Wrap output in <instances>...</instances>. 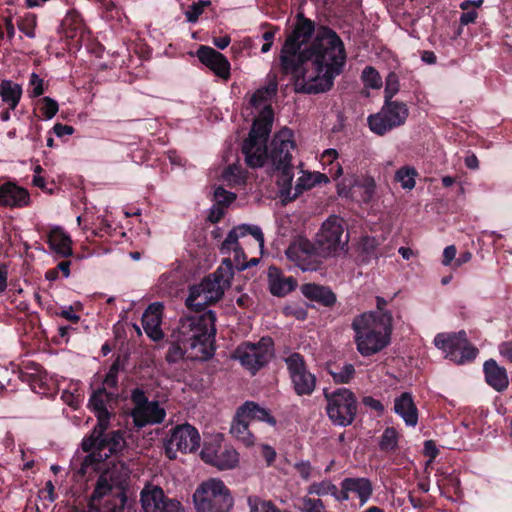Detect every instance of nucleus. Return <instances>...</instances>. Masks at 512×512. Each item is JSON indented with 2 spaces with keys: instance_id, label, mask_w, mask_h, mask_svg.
<instances>
[{
  "instance_id": "obj_17",
  "label": "nucleus",
  "mask_w": 512,
  "mask_h": 512,
  "mask_svg": "<svg viewBox=\"0 0 512 512\" xmlns=\"http://www.w3.org/2000/svg\"><path fill=\"white\" fill-rule=\"evenodd\" d=\"M141 503L145 512H182V505L176 499L168 498L163 489L154 486L141 492Z\"/></svg>"
},
{
  "instance_id": "obj_37",
  "label": "nucleus",
  "mask_w": 512,
  "mask_h": 512,
  "mask_svg": "<svg viewBox=\"0 0 512 512\" xmlns=\"http://www.w3.org/2000/svg\"><path fill=\"white\" fill-rule=\"evenodd\" d=\"M275 169L279 172L277 176V184L280 187L281 196L292 200L291 191H292V180L294 177L293 174V165L291 164H283L276 165Z\"/></svg>"
},
{
  "instance_id": "obj_20",
  "label": "nucleus",
  "mask_w": 512,
  "mask_h": 512,
  "mask_svg": "<svg viewBox=\"0 0 512 512\" xmlns=\"http://www.w3.org/2000/svg\"><path fill=\"white\" fill-rule=\"evenodd\" d=\"M163 305L159 302L150 304L142 315L141 323L148 337L154 341L163 338L164 334L161 329Z\"/></svg>"
},
{
  "instance_id": "obj_52",
  "label": "nucleus",
  "mask_w": 512,
  "mask_h": 512,
  "mask_svg": "<svg viewBox=\"0 0 512 512\" xmlns=\"http://www.w3.org/2000/svg\"><path fill=\"white\" fill-rule=\"evenodd\" d=\"M313 187H315V184L311 173L299 177L294 188L295 192L291 199H296L303 191L309 190Z\"/></svg>"
},
{
  "instance_id": "obj_15",
  "label": "nucleus",
  "mask_w": 512,
  "mask_h": 512,
  "mask_svg": "<svg viewBox=\"0 0 512 512\" xmlns=\"http://www.w3.org/2000/svg\"><path fill=\"white\" fill-rule=\"evenodd\" d=\"M232 276V262L230 259H224L222 265L214 273L205 277L197 287L206 293L212 301L218 302L223 297L225 290L230 287Z\"/></svg>"
},
{
  "instance_id": "obj_59",
  "label": "nucleus",
  "mask_w": 512,
  "mask_h": 512,
  "mask_svg": "<svg viewBox=\"0 0 512 512\" xmlns=\"http://www.w3.org/2000/svg\"><path fill=\"white\" fill-rule=\"evenodd\" d=\"M341 489L339 490L337 487H336V492L333 494V498L337 501V502H345V501H348L350 499V490H349V487L348 485L346 484V481L345 479H343L341 481Z\"/></svg>"
},
{
  "instance_id": "obj_2",
  "label": "nucleus",
  "mask_w": 512,
  "mask_h": 512,
  "mask_svg": "<svg viewBox=\"0 0 512 512\" xmlns=\"http://www.w3.org/2000/svg\"><path fill=\"white\" fill-rule=\"evenodd\" d=\"M95 432V426L91 433L86 435L81 442V448L88 453L82 460L79 474L85 476L88 469L100 471L90 501L94 504L100 502L105 496H109L101 505L100 512H124L130 510L127 490L130 482V471L123 462H110L102 469L101 465L112 454L122 451L125 446V432L114 430Z\"/></svg>"
},
{
  "instance_id": "obj_56",
  "label": "nucleus",
  "mask_w": 512,
  "mask_h": 512,
  "mask_svg": "<svg viewBox=\"0 0 512 512\" xmlns=\"http://www.w3.org/2000/svg\"><path fill=\"white\" fill-rule=\"evenodd\" d=\"M118 375L116 373L107 371L106 375L101 381V385L99 387H105V390H112L118 392L119 380Z\"/></svg>"
},
{
  "instance_id": "obj_5",
  "label": "nucleus",
  "mask_w": 512,
  "mask_h": 512,
  "mask_svg": "<svg viewBox=\"0 0 512 512\" xmlns=\"http://www.w3.org/2000/svg\"><path fill=\"white\" fill-rule=\"evenodd\" d=\"M193 500L197 512H228L233 506L230 490L219 479L203 482L195 491Z\"/></svg>"
},
{
  "instance_id": "obj_58",
  "label": "nucleus",
  "mask_w": 512,
  "mask_h": 512,
  "mask_svg": "<svg viewBox=\"0 0 512 512\" xmlns=\"http://www.w3.org/2000/svg\"><path fill=\"white\" fill-rule=\"evenodd\" d=\"M423 454L429 458L428 463L433 462L439 455V449L433 440H426L424 442Z\"/></svg>"
},
{
  "instance_id": "obj_45",
  "label": "nucleus",
  "mask_w": 512,
  "mask_h": 512,
  "mask_svg": "<svg viewBox=\"0 0 512 512\" xmlns=\"http://www.w3.org/2000/svg\"><path fill=\"white\" fill-rule=\"evenodd\" d=\"M37 108L41 118L51 119L57 114L59 105L56 100L46 96L38 100Z\"/></svg>"
},
{
  "instance_id": "obj_54",
  "label": "nucleus",
  "mask_w": 512,
  "mask_h": 512,
  "mask_svg": "<svg viewBox=\"0 0 512 512\" xmlns=\"http://www.w3.org/2000/svg\"><path fill=\"white\" fill-rule=\"evenodd\" d=\"M216 204L223 209L236 199V195L219 187L215 191Z\"/></svg>"
},
{
  "instance_id": "obj_55",
  "label": "nucleus",
  "mask_w": 512,
  "mask_h": 512,
  "mask_svg": "<svg viewBox=\"0 0 512 512\" xmlns=\"http://www.w3.org/2000/svg\"><path fill=\"white\" fill-rule=\"evenodd\" d=\"M29 86L31 87L29 91L31 97H39L44 93V81L36 73L31 74Z\"/></svg>"
},
{
  "instance_id": "obj_28",
  "label": "nucleus",
  "mask_w": 512,
  "mask_h": 512,
  "mask_svg": "<svg viewBox=\"0 0 512 512\" xmlns=\"http://www.w3.org/2000/svg\"><path fill=\"white\" fill-rule=\"evenodd\" d=\"M242 153L245 156L247 166L251 168L262 167L268 156L266 144L251 143L250 141H243Z\"/></svg>"
},
{
  "instance_id": "obj_60",
  "label": "nucleus",
  "mask_w": 512,
  "mask_h": 512,
  "mask_svg": "<svg viewBox=\"0 0 512 512\" xmlns=\"http://www.w3.org/2000/svg\"><path fill=\"white\" fill-rule=\"evenodd\" d=\"M362 403L365 407L376 411L378 414H382L384 411V405L381 401L373 398L372 396H364L362 398Z\"/></svg>"
},
{
  "instance_id": "obj_46",
  "label": "nucleus",
  "mask_w": 512,
  "mask_h": 512,
  "mask_svg": "<svg viewBox=\"0 0 512 512\" xmlns=\"http://www.w3.org/2000/svg\"><path fill=\"white\" fill-rule=\"evenodd\" d=\"M211 4L210 0H198L193 2L184 13L187 22L196 23L203 14L204 9L211 6Z\"/></svg>"
},
{
  "instance_id": "obj_40",
  "label": "nucleus",
  "mask_w": 512,
  "mask_h": 512,
  "mask_svg": "<svg viewBox=\"0 0 512 512\" xmlns=\"http://www.w3.org/2000/svg\"><path fill=\"white\" fill-rule=\"evenodd\" d=\"M247 172L239 165H229L223 172V179L229 185L242 186L246 183Z\"/></svg>"
},
{
  "instance_id": "obj_63",
  "label": "nucleus",
  "mask_w": 512,
  "mask_h": 512,
  "mask_svg": "<svg viewBox=\"0 0 512 512\" xmlns=\"http://www.w3.org/2000/svg\"><path fill=\"white\" fill-rule=\"evenodd\" d=\"M57 315L72 323H78L80 320V316L74 313L72 306L62 309Z\"/></svg>"
},
{
  "instance_id": "obj_3",
  "label": "nucleus",
  "mask_w": 512,
  "mask_h": 512,
  "mask_svg": "<svg viewBox=\"0 0 512 512\" xmlns=\"http://www.w3.org/2000/svg\"><path fill=\"white\" fill-rule=\"evenodd\" d=\"M216 315L208 311L200 316H183L170 335V345L165 359L169 364H175L183 359L189 349L198 351L204 358L213 355L210 345L214 341Z\"/></svg>"
},
{
  "instance_id": "obj_12",
  "label": "nucleus",
  "mask_w": 512,
  "mask_h": 512,
  "mask_svg": "<svg viewBox=\"0 0 512 512\" xmlns=\"http://www.w3.org/2000/svg\"><path fill=\"white\" fill-rule=\"evenodd\" d=\"M200 434L189 423L176 425L164 441L165 455L170 460L177 458V452L193 453L200 447Z\"/></svg>"
},
{
  "instance_id": "obj_62",
  "label": "nucleus",
  "mask_w": 512,
  "mask_h": 512,
  "mask_svg": "<svg viewBox=\"0 0 512 512\" xmlns=\"http://www.w3.org/2000/svg\"><path fill=\"white\" fill-rule=\"evenodd\" d=\"M223 215H224L223 207H219V206H217V204H215L211 208L210 213H209V215L207 217V220L209 222H211V224H216V223H218L221 220Z\"/></svg>"
},
{
  "instance_id": "obj_27",
  "label": "nucleus",
  "mask_w": 512,
  "mask_h": 512,
  "mask_svg": "<svg viewBox=\"0 0 512 512\" xmlns=\"http://www.w3.org/2000/svg\"><path fill=\"white\" fill-rule=\"evenodd\" d=\"M301 292L310 301L317 302L327 308L333 307L337 301L336 294L328 286L306 283L301 286Z\"/></svg>"
},
{
  "instance_id": "obj_35",
  "label": "nucleus",
  "mask_w": 512,
  "mask_h": 512,
  "mask_svg": "<svg viewBox=\"0 0 512 512\" xmlns=\"http://www.w3.org/2000/svg\"><path fill=\"white\" fill-rule=\"evenodd\" d=\"M22 96V87L18 83L13 82L12 80L4 79L0 83V97L2 101L7 103L9 109L14 110L21 99Z\"/></svg>"
},
{
  "instance_id": "obj_26",
  "label": "nucleus",
  "mask_w": 512,
  "mask_h": 512,
  "mask_svg": "<svg viewBox=\"0 0 512 512\" xmlns=\"http://www.w3.org/2000/svg\"><path fill=\"white\" fill-rule=\"evenodd\" d=\"M394 412L407 426L415 427L418 423V408L410 392H403L394 400Z\"/></svg>"
},
{
  "instance_id": "obj_4",
  "label": "nucleus",
  "mask_w": 512,
  "mask_h": 512,
  "mask_svg": "<svg viewBox=\"0 0 512 512\" xmlns=\"http://www.w3.org/2000/svg\"><path fill=\"white\" fill-rule=\"evenodd\" d=\"M392 322V313H362L356 316L351 327L355 332L357 351L363 357H369L386 348L391 342Z\"/></svg>"
},
{
  "instance_id": "obj_13",
  "label": "nucleus",
  "mask_w": 512,
  "mask_h": 512,
  "mask_svg": "<svg viewBox=\"0 0 512 512\" xmlns=\"http://www.w3.org/2000/svg\"><path fill=\"white\" fill-rule=\"evenodd\" d=\"M284 361L294 393L301 397L312 395L316 389L317 378L309 370L304 356L293 352Z\"/></svg>"
},
{
  "instance_id": "obj_51",
  "label": "nucleus",
  "mask_w": 512,
  "mask_h": 512,
  "mask_svg": "<svg viewBox=\"0 0 512 512\" xmlns=\"http://www.w3.org/2000/svg\"><path fill=\"white\" fill-rule=\"evenodd\" d=\"M220 447L218 443L205 442L200 453L201 459L205 463L212 465Z\"/></svg>"
},
{
  "instance_id": "obj_50",
  "label": "nucleus",
  "mask_w": 512,
  "mask_h": 512,
  "mask_svg": "<svg viewBox=\"0 0 512 512\" xmlns=\"http://www.w3.org/2000/svg\"><path fill=\"white\" fill-rule=\"evenodd\" d=\"M37 25V19L35 15H28L18 22L19 30L27 37H35V28Z\"/></svg>"
},
{
  "instance_id": "obj_53",
  "label": "nucleus",
  "mask_w": 512,
  "mask_h": 512,
  "mask_svg": "<svg viewBox=\"0 0 512 512\" xmlns=\"http://www.w3.org/2000/svg\"><path fill=\"white\" fill-rule=\"evenodd\" d=\"M358 187L363 189L361 200L365 203H369L375 194L376 183L374 179L371 177L365 178Z\"/></svg>"
},
{
  "instance_id": "obj_61",
  "label": "nucleus",
  "mask_w": 512,
  "mask_h": 512,
  "mask_svg": "<svg viewBox=\"0 0 512 512\" xmlns=\"http://www.w3.org/2000/svg\"><path fill=\"white\" fill-rule=\"evenodd\" d=\"M53 132L57 137H63L65 135H72L74 133V128L70 125L56 123L53 128Z\"/></svg>"
},
{
  "instance_id": "obj_47",
  "label": "nucleus",
  "mask_w": 512,
  "mask_h": 512,
  "mask_svg": "<svg viewBox=\"0 0 512 512\" xmlns=\"http://www.w3.org/2000/svg\"><path fill=\"white\" fill-rule=\"evenodd\" d=\"M362 81L365 87L378 89L382 86V79L379 72L372 66H366L362 71Z\"/></svg>"
},
{
  "instance_id": "obj_36",
  "label": "nucleus",
  "mask_w": 512,
  "mask_h": 512,
  "mask_svg": "<svg viewBox=\"0 0 512 512\" xmlns=\"http://www.w3.org/2000/svg\"><path fill=\"white\" fill-rule=\"evenodd\" d=\"M230 432L246 447L254 445L255 436L249 430V421L244 417H238V411L232 422Z\"/></svg>"
},
{
  "instance_id": "obj_38",
  "label": "nucleus",
  "mask_w": 512,
  "mask_h": 512,
  "mask_svg": "<svg viewBox=\"0 0 512 512\" xmlns=\"http://www.w3.org/2000/svg\"><path fill=\"white\" fill-rule=\"evenodd\" d=\"M239 455L237 451L231 447H220L212 466L219 470H229L237 466Z\"/></svg>"
},
{
  "instance_id": "obj_25",
  "label": "nucleus",
  "mask_w": 512,
  "mask_h": 512,
  "mask_svg": "<svg viewBox=\"0 0 512 512\" xmlns=\"http://www.w3.org/2000/svg\"><path fill=\"white\" fill-rule=\"evenodd\" d=\"M483 372L486 383L497 392H503L508 388L509 379L504 367L499 366L494 359L484 362Z\"/></svg>"
},
{
  "instance_id": "obj_8",
  "label": "nucleus",
  "mask_w": 512,
  "mask_h": 512,
  "mask_svg": "<svg viewBox=\"0 0 512 512\" xmlns=\"http://www.w3.org/2000/svg\"><path fill=\"white\" fill-rule=\"evenodd\" d=\"M133 408L131 417L134 427L141 429L148 425L161 424L166 417V411L158 401H149L141 388H134L130 396Z\"/></svg>"
},
{
  "instance_id": "obj_1",
  "label": "nucleus",
  "mask_w": 512,
  "mask_h": 512,
  "mask_svg": "<svg viewBox=\"0 0 512 512\" xmlns=\"http://www.w3.org/2000/svg\"><path fill=\"white\" fill-rule=\"evenodd\" d=\"M315 31V23L298 13L280 55L282 72L291 74L298 92L318 94L329 91L343 72L346 50L342 39L328 26H321L312 44L301 50Z\"/></svg>"
},
{
  "instance_id": "obj_64",
  "label": "nucleus",
  "mask_w": 512,
  "mask_h": 512,
  "mask_svg": "<svg viewBox=\"0 0 512 512\" xmlns=\"http://www.w3.org/2000/svg\"><path fill=\"white\" fill-rule=\"evenodd\" d=\"M456 247L454 245L447 246L443 251V259L442 264L448 266L455 259L456 256Z\"/></svg>"
},
{
  "instance_id": "obj_14",
  "label": "nucleus",
  "mask_w": 512,
  "mask_h": 512,
  "mask_svg": "<svg viewBox=\"0 0 512 512\" xmlns=\"http://www.w3.org/2000/svg\"><path fill=\"white\" fill-rule=\"evenodd\" d=\"M285 254L290 262L303 271H316L321 263L316 244L301 235L293 238Z\"/></svg>"
},
{
  "instance_id": "obj_31",
  "label": "nucleus",
  "mask_w": 512,
  "mask_h": 512,
  "mask_svg": "<svg viewBox=\"0 0 512 512\" xmlns=\"http://www.w3.org/2000/svg\"><path fill=\"white\" fill-rule=\"evenodd\" d=\"M344 479L349 487L350 493L358 497L360 506L366 504L373 494V484L371 480L365 477H346Z\"/></svg>"
},
{
  "instance_id": "obj_7",
  "label": "nucleus",
  "mask_w": 512,
  "mask_h": 512,
  "mask_svg": "<svg viewBox=\"0 0 512 512\" xmlns=\"http://www.w3.org/2000/svg\"><path fill=\"white\" fill-rule=\"evenodd\" d=\"M274 355V342L271 337H262L257 343L243 342L234 352V358L255 375L265 367Z\"/></svg>"
},
{
  "instance_id": "obj_57",
  "label": "nucleus",
  "mask_w": 512,
  "mask_h": 512,
  "mask_svg": "<svg viewBox=\"0 0 512 512\" xmlns=\"http://www.w3.org/2000/svg\"><path fill=\"white\" fill-rule=\"evenodd\" d=\"M294 468L303 480L307 481L310 479L313 468L309 461L297 462Z\"/></svg>"
},
{
  "instance_id": "obj_44",
  "label": "nucleus",
  "mask_w": 512,
  "mask_h": 512,
  "mask_svg": "<svg viewBox=\"0 0 512 512\" xmlns=\"http://www.w3.org/2000/svg\"><path fill=\"white\" fill-rule=\"evenodd\" d=\"M418 175L413 167L404 166L397 170L395 179L401 183L404 189H413L415 187V177Z\"/></svg>"
},
{
  "instance_id": "obj_32",
  "label": "nucleus",
  "mask_w": 512,
  "mask_h": 512,
  "mask_svg": "<svg viewBox=\"0 0 512 512\" xmlns=\"http://www.w3.org/2000/svg\"><path fill=\"white\" fill-rule=\"evenodd\" d=\"M325 371L332 377L335 384H348L355 377V367L351 363L341 365L337 362L328 361Z\"/></svg>"
},
{
  "instance_id": "obj_10",
  "label": "nucleus",
  "mask_w": 512,
  "mask_h": 512,
  "mask_svg": "<svg viewBox=\"0 0 512 512\" xmlns=\"http://www.w3.org/2000/svg\"><path fill=\"white\" fill-rule=\"evenodd\" d=\"M119 393L105 390V387L92 388L87 407L95 415L97 423L95 432L107 431L111 419L115 417V409L118 405Z\"/></svg>"
},
{
  "instance_id": "obj_19",
  "label": "nucleus",
  "mask_w": 512,
  "mask_h": 512,
  "mask_svg": "<svg viewBox=\"0 0 512 512\" xmlns=\"http://www.w3.org/2000/svg\"><path fill=\"white\" fill-rule=\"evenodd\" d=\"M196 56L199 61L208 67L213 73L223 80H228L231 76V65L225 55L213 49L210 46L200 45Z\"/></svg>"
},
{
  "instance_id": "obj_30",
  "label": "nucleus",
  "mask_w": 512,
  "mask_h": 512,
  "mask_svg": "<svg viewBox=\"0 0 512 512\" xmlns=\"http://www.w3.org/2000/svg\"><path fill=\"white\" fill-rule=\"evenodd\" d=\"M379 242L375 237L363 236L359 240L356 248V261L359 264H368L373 259H378L380 253L378 251Z\"/></svg>"
},
{
  "instance_id": "obj_16",
  "label": "nucleus",
  "mask_w": 512,
  "mask_h": 512,
  "mask_svg": "<svg viewBox=\"0 0 512 512\" xmlns=\"http://www.w3.org/2000/svg\"><path fill=\"white\" fill-rule=\"evenodd\" d=\"M343 226H320L316 233L315 244L321 257H327L335 254L339 250H344L348 243V234L342 241Z\"/></svg>"
},
{
  "instance_id": "obj_39",
  "label": "nucleus",
  "mask_w": 512,
  "mask_h": 512,
  "mask_svg": "<svg viewBox=\"0 0 512 512\" xmlns=\"http://www.w3.org/2000/svg\"><path fill=\"white\" fill-rule=\"evenodd\" d=\"M278 84L276 80L270 81L266 86L257 89L250 98L251 106L258 108L263 103L269 101L277 94Z\"/></svg>"
},
{
  "instance_id": "obj_43",
  "label": "nucleus",
  "mask_w": 512,
  "mask_h": 512,
  "mask_svg": "<svg viewBox=\"0 0 512 512\" xmlns=\"http://www.w3.org/2000/svg\"><path fill=\"white\" fill-rule=\"evenodd\" d=\"M336 492V485L332 483L331 480L325 479L320 482H313L307 488V493L309 495H316L318 497H323L327 495H331Z\"/></svg>"
},
{
  "instance_id": "obj_22",
  "label": "nucleus",
  "mask_w": 512,
  "mask_h": 512,
  "mask_svg": "<svg viewBox=\"0 0 512 512\" xmlns=\"http://www.w3.org/2000/svg\"><path fill=\"white\" fill-rule=\"evenodd\" d=\"M268 284L270 293L277 297H284L297 287L296 279L285 276L276 266H270L268 269Z\"/></svg>"
},
{
  "instance_id": "obj_41",
  "label": "nucleus",
  "mask_w": 512,
  "mask_h": 512,
  "mask_svg": "<svg viewBox=\"0 0 512 512\" xmlns=\"http://www.w3.org/2000/svg\"><path fill=\"white\" fill-rule=\"evenodd\" d=\"M399 434L394 427H387L383 431L380 441L379 449L383 452H395L398 448Z\"/></svg>"
},
{
  "instance_id": "obj_6",
  "label": "nucleus",
  "mask_w": 512,
  "mask_h": 512,
  "mask_svg": "<svg viewBox=\"0 0 512 512\" xmlns=\"http://www.w3.org/2000/svg\"><path fill=\"white\" fill-rule=\"evenodd\" d=\"M323 395L326 401L325 411L334 425L347 427L354 422L358 403L350 389L337 388L332 392L324 389Z\"/></svg>"
},
{
  "instance_id": "obj_29",
  "label": "nucleus",
  "mask_w": 512,
  "mask_h": 512,
  "mask_svg": "<svg viewBox=\"0 0 512 512\" xmlns=\"http://www.w3.org/2000/svg\"><path fill=\"white\" fill-rule=\"evenodd\" d=\"M237 410L238 417H244L248 421H263L269 424L270 426H275L277 424L275 417L270 414L269 410L259 406L255 402L247 401L243 405H241Z\"/></svg>"
},
{
  "instance_id": "obj_9",
  "label": "nucleus",
  "mask_w": 512,
  "mask_h": 512,
  "mask_svg": "<svg viewBox=\"0 0 512 512\" xmlns=\"http://www.w3.org/2000/svg\"><path fill=\"white\" fill-rule=\"evenodd\" d=\"M434 344L446 353V358L456 364L471 362L478 355V349L468 342L463 330L458 333H438Z\"/></svg>"
},
{
  "instance_id": "obj_18",
  "label": "nucleus",
  "mask_w": 512,
  "mask_h": 512,
  "mask_svg": "<svg viewBox=\"0 0 512 512\" xmlns=\"http://www.w3.org/2000/svg\"><path fill=\"white\" fill-rule=\"evenodd\" d=\"M295 149L294 133L289 128L277 132L271 141L270 158L273 164H291V151Z\"/></svg>"
},
{
  "instance_id": "obj_11",
  "label": "nucleus",
  "mask_w": 512,
  "mask_h": 512,
  "mask_svg": "<svg viewBox=\"0 0 512 512\" xmlns=\"http://www.w3.org/2000/svg\"><path fill=\"white\" fill-rule=\"evenodd\" d=\"M409 115L406 103L401 101H384L381 110L368 117V125L372 132L384 135L388 131L402 126Z\"/></svg>"
},
{
  "instance_id": "obj_33",
  "label": "nucleus",
  "mask_w": 512,
  "mask_h": 512,
  "mask_svg": "<svg viewBox=\"0 0 512 512\" xmlns=\"http://www.w3.org/2000/svg\"><path fill=\"white\" fill-rule=\"evenodd\" d=\"M216 303V301H212L210 297L203 291H201L197 286H192L190 288L189 296L186 299V306L189 310L193 311L194 314L190 316H200L206 313L205 308L211 304ZM209 310H207L208 312Z\"/></svg>"
},
{
  "instance_id": "obj_42",
  "label": "nucleus",
  "mask_w": 512,
  "mask_h": 512,
  "mask_svg": "<svg viewBox=\"0 0 512 512\" xmlns=\"http://www.w3.org/2000/svg\"><path fill=\"white\" fill-rule=\"evenodd\" d=\"M250 512H290L279 509L272 501L263 500L258 496H249L247 499Z\"/></svg>"
},
{
  "instance_id": "obj_48",
  "label": "nucleus",
  "mask_w": 512,
  "mask_h": 512,
  "mask_svg": "<svg viewBox=\"0 0 512 512\" xmlns=\"http://www.w3.org/2000/svg\"><path fill=\"white\" fill-rule=\"evenodd\" d=\"M399 77L395 72H389L385 79L384 101H392L393 97L399 92Z\"/></svg>"
},
{
  "instance_id": "obj_23",
  "label": "nucleus",
  "mask_w": 512,
  "mask_h": 512,
  "mask_svg": "<svg viewBox=\"0 0 512 512\" xmlns=\"http://www.w3.org/2000/svg\"><path fill=\"white\" fill-rule=\"evenodd\" d=\"M273 116L274 114L271 106H266L261 112L260 117L253 122L249 135L244 141L266 144L271 132Z\"/></svg>"
},
{
  "instance_id": "obj_49",
  "label": "nucleus",
  "mask_w": 512,
  "mask_h": 512,
  "mask_svg": "<svg viewBox=\"0 0 512 512\" xmlns=\"http://www.w3.org/2000/svg\"><path fill=\"white\" fill-rule=\"evenodd\" d=\"M301 512H326L325 505L320 498H310L304 496L301 499Z\"/></svg>"
},
{
  "instance_id": "obj_21",
  "label": "nucleus",
  "mask_w": 512,
  "mask_h": 512,
  "mask_svg": "<svg viewBox=\"0 0 512 512\" xmlns=\"http://www.w3.org/2000/svg\"><path fill=\"white\" fill-rule=\"evenodd\" d=\"M30 202V195L27 189L16 183L5 182L0 185V206L24 207Z\"/></svg>"
},
{
  "instance_id": "obj_34",
  "label": "nucleus",
  "mask_w": 512,
  "mask_h": 512,
  "mask_svg": "<svg viewBox=\"0 0 512 512\" xmlns=\"http://www.w3.org/2000/svg\"><path fill=\"white\" fill-rule=\"evenodd\" d=\"M61 27L67 38H82L85 32V25L80 13L75 10L68 11L62 20Z\"/></svg>"
},
{
  "instance_id": "obj_24",
  "label": "nucleus",
  "mask_w": 512,
  "mask_h": 512,
  "mask_svg": "<svg viewBox=\"0 0 512 512\" xmlns=\"http://www.w3.org/2000/svg\"><path fill=\"white\" fill-rule=\"evenodd\" d=\"M47 244L58 257L67 258L73 254L71 237L61 226H54L48 232Z\"/></svg>"
}]
</instances>
